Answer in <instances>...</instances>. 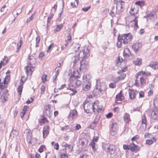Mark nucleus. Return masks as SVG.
Returning a JSON list of instances; mask_svg holds the SVG:
<instances>
[{
    "label": "nucleus",
    "instance_id": "nucleus-1",
    "mask_svg": "<svg viewBox=\"0 0 158 158\" xmlns=\"http://www.w3.org/2000/svg\"><path fill=\"white\" fill-rule=\"evenodd\" d=\"M80 46L79 44H76L74 46L75 52L72 53V60L73 63L75 64L80 58H81L80 69H86L89 65V60L88 58L90 56L89 47H84L81 51L79 49Z\"/></svg>",
    "mask_w": 158,
    "mask_h": 158
},
{
    "label": "nucleus",
    "instance_id": "nucleus-2",
    "mask_svg": "<svg viewBox=\"0 0 158 158\" xmlns=\"http://www.w3.org/2000/svg\"><path fill=\"white\" fill-rule=\"evenodd\" d=\"M132 38V35L130 33L123 34L121 36L119 35L117 43V47L118 48H121L122 43L124 44H127Z\"/></svg>",
    "mask_w": 158,
    "mask_h": 158
},
{
    "label": "nucleus",
    "instance_id": "nucleus-3",
    "mask_svg": "<svg viewBox=\"0 0 158 158\" xmlns=\"http://www.w3.org/2000/svg\"><path fill=\"white\" fill-rule=\"evenodd\" d=\"M89 75H86L85 77L86 80L85 81L84 80V82L85 83V85H84L83 89L85 91H87L90 89L91 86L90 82L89 81Z\"/></svg>",
    "mask_w": 158,
    "mask_h": 158
},
{
    "label": "nucleus",
    "instance_id": "nucleus-4",
    "mask_svg": "<svg viewBox=\"0 0 158 158\" xmlns=\"http://www.w3.org/2000/svg\"><path fill=\"white\" fill-rule=\"evenodd\" d=\"M83 108L87 114L93 112L92 103H86L83 104Z\"/></svg>",
    "mask_w": 158,
    "mask_h": 158
},
{
    "label": "nucleus",
    "instance_id": "nucleus-5",
    "mask_svg": "<svg viewBox=\"0 0 158 158\" xmlns=\"http://www.w3.org/2000/svg\"><path fill=\"white\" fill-rule=\"evenodd\" d=\"M151 118L154 120L158 119V108H156L150 111Z\"/></svg>",
    "mask_w": 158,
    "mask_h": 158
},
{
    "label": "nucleus",
    "instance_id": "nucleus-6",
    "mask_svg": "<svg viewBox=\"0 0 158 158\" xmlns=\"http://www.w3.org/2000/svg\"><path fill=\"white\" fill-rule=\"evenodd\" d=\"M138 11V10H136L135 11L131 12V11H129V13L131 15L135 16V19H133V21L134 22V26L135 29H137L138 27V21L137 19L138 18V16H135L136 14H137Z\"/></svg>",
    "mask_w": 158,
    "mask_h": 158
},
{
    "label": "nucleus",
    "instance_id": "nucleus-7",
    "mask_svg": "<svg viewBox=\"0 0 158 158\" xmlns=\"http://www.w3.org/2000/svg\"><path fill=\"white\" fill-rule=\"evenodd\" d=\"M51 105L50 104H48L46 106L45 108V111H44V115L49 118L51 117L52 114V112L51 110Z\"/></svg>",
    "mask_w": 158,
    "mask_h": 158
},
{
    "label": "nucleus",
    "instance_id": "nucleus-8",
    "mask_svg": "<svg viewBox=\"0 0 158 158\" xmlns=\"http://www.w3.org/2000/svg\"><path fill=\"white\" fill-rule=\"evenodd\" d=\"M26 73L27 76L29 75H31L33 71L34 70V67L33 66H27L25 67Z\"/></svg>",
    "mask_w": 158,
    "mask_h": 158
},
{
    "label": "nucleus",
    "instance_id": "nucleus-9",
    "mask_svg": "<svg viewBox=\"0 0 158 158\" xmlns=\"http://www.w3.org/2000/svg\"><path fill=\"white\" fill-rule=\"evenodd\" d=\"M118 130V126L117 124L116 123H112L111 129H110V132L111 135L113 136H114L117 133Z\"/></svg>",
    "mask_w": 158,
    "mask_h": 158
},
{
    "label": "nucleus",
    "instance_id": "nucleus-10",
    "mask_svg": "<svg viewBox=\"0 0 158 158\" xmlns=\"http://www.w3.org/2000/svg\"><path fill=\"white\" fill-rule=\"evenodd\" d=\"M77 110L74 109L71 110L70 111V113L69 116V118L72 120L74 118L77 117Z\"/></svg>",
    "mask_w": 158,
    "mask_h": 158
},
{
    "label": "nucleus",
    "instance_id": "nucleus-11",
    "mask_svg": "<svg viewBox=\"0 0 158 158\" xmlns=\"http://www.w3.org/2000/svg\"><path fill=\"white\" fill-rule=\"evenodd\" d=\"M142 46L141 44L140 43H136L132 46V49L135 52L137 53L140 49Z\"/></svg>",
    "mask_w": 158,
    "mask_h": 158
},
{
    "label": "nucleus",
    "instance_id": "nucleus-12",
    "mask_svg": "<svg viewBox=\"0 0 158 158\" xmlns=\"http://www.w3.org/2000/svg\"><path fill=\"white\" fill-rule=\"evenodd\" d=\"M129 147L130 149L133 152H136L139 150V147L133 143L130 144L129 145Z\"/></svg>",
    "mask_w": 158,
    "mask_h": 158
},
{
    "label": "nucleus",
    "instance_id": "nucleus-13",
    "mask_svg": "<svg viewBox=\"0 0 158 158\" xmlns=\"http://www.w3.org/2000/svg\"><path fill=\"white\" fill-rule=\"evenodd\" d=\"M49 127L48 126H45L43 129V137L45 138L49 133Z\"/></svg>",
    "mask_w": 158,
    "mask_h": 158
},
{
    "label": "nucleus",
    "instance_id": "nucleus-14",
    "mask_svg": "<svg viewBox=\"0 0 158 158\" xmlns=\"http://www.w3.org/2000/svg\"><path fill=\"white\" fill-rule=\"evenodd\" d=\"M150 75V73H146V74L145 75H142L140 77V81L141 84H142L145 83L146 75Z\"/></svg>",
    "mask_w": 158,
    "mask_h": 158
},
{
    "label": "nucleus",
    "instance_id": "nucleus-15",
    "mask_svg": "<svg viewBox=\"0 0 158 158\" xmlns=\"http://www.w3.org/2000/svg\"><path fill=\"white\" fill-rule=\"evenodd\" d=\"M138 93L137 91H135V92L133 90H131L130 89H129L128 93L129 97L131 99H132L135 98V93Z\"/></svg>",
    "mask_w": 158,
    "mask_h": 158
},
{
    "label": "nucleus",
    "instance_id": "nucleus-16",
    "mask_svg": "<svg viewBox=\"0 0 158 158\" xmlns=\"http://www.w3.org/2000/svg\"><path fill=\"white\" fill-rule=\"evenodd\" d=\"M28 64L30 65L35 64V58L33 56H30L28 57Z\"/></svg>",
    "mask_w": 158,
    "mask_h": 158
},
{
    "label": "nucleus",
    "instance_id": "nucleus-17",
    "mask_svg": "<svg viewBox=\"0 0 158 158\" xmlns=\"http://www.w3.org/2000/svg\"><path fill=\"white\" fill-rule=\"evenodd\" d=\"M79 142L83 146H86L87 144L88 140L85 138L83 137L80 139Z\"/></svg>",
    "mask_w": 158,
    "mask_h": 158
},
{
    "label": "nucleus",
    "instance_id": "nucleus-18",
    "mask_svg": "<svg viewBox=\"0 0 158 158\" xmlns=\"http://www.w3.org/2000/svg\"><path fill=\"white\" fill-rule=\"evenodd\" d=\"M149 66L154 69H158V62L156 61L151 62Z\"/></svg>",
    "mask_w": 158,
    "mask_h": 158
},
{
    "label": "nucleus",
    "instance_id": "nucleus-19",
    "mask_svg": "<svg viewBox=\"0 0 158 158\" xmlns=\"http://www.w3.org/2000/svg\"><path fill=\"white\" fill-rule=\"evenodd\" d=\"M124 119L125 123H128L130 120V115L127 113H125L124 115Z\"/></svg>",
    "mask_w": 158,
    "mask_h": 158
},
{
    "label": "nucleus",
    "instance_id": "nucleus-20",
    "mask_svg": "<svg viewBox=\"0 0 158 158\" xmlns=\"http://www.w3.org/2000/svg\"><path fill=\"white\" fill-rule=\"evenodd\" d=\"M146 122L147 120L146 117L145 115L144 114L143 116H142V125L143 126V127H144L145 128H146L147 126Z\"/></svg>",
    "mask_w": 158,
    "mask_h": 158
},
{
    "label": "nucleus",
    "instance_id": "nucleus-21",
    "mask_svg": "<svg viewBox=\"0 0 158 158\" xmlns=\"http://www.w3.org/2000/svg\"><path fill=\"white\" fill-rule=\"evenodd\" d=\"M100 92L102 94H103L106 90V86L104 84L102 85L101 86L100 88L99 89Z\"/></svg>",
    "mask_w": 158,
    "mask_h": 158
},
{
    "label": "nucleus",
    "instance_id": "nucleus-22",
    "mask_svg": "<svg viewBox=\"0 0 158 158\" xmlns=\"http://www.w3.org/2000/svg\"><path fill=\"white\" fill-rule=\"evenodd\" d=\"M99 104L98 103H96L94 102L92 103V109L93 112H95V110H97L98 109V108L99 107Z\"/></svg>",
    "mask_w": 158,
    "mask_h": 158
},
{
    "label": "nucleus",
    "instance_id": "nucleus-23",
    "mask_svg": "<svg viewBox=\"0 0 158 158\" xmlns=\"http://www.w3.org/2000/svg\"><path fill=\"white\" fill-rule=\"evenodd\" d=\"M123 97L121 91L117 94L116 96V100L117 101H121L122 100V98Z\"/></svg>",
    "mask_w": 158,
    "mask_h": 158
},
{
    "label": "nucleus",
    "instance_id": "nucleus-24",
    "mask_svg": "<svg viewBox=\"0 0 158 158\" xmlns=\"http://www.w3.org/2000/svg\"><path fill=\"white\" fill-rule=\"evenodd\" d=\"M126 77V74L123 73L121 74L120 76L117 77L116 79V82H117L119 80H123Z\"/></svg>",
    "mask_w": 158,
    "mask_h": 158
},
{
    "label": "nucleus",
    "instance_id": "nucleus-25",
    "mask_svg": "<svg viewBox=\"0 0 158 158\" xmlns=\"http://www.w3.org/2000/svg\"><path fill=\"white\" fill-rule=\"evenodd\" d=\"M133 63L136 65L139 66L140 65L142 64V60L141 59L138 58L137 59L136 61H134Z\"/></svg>",
    "mask_w": 158,
    "mask_h": 158
},
{
    "label": "nucleus",
    "instance_id": "nucleus-26",
    "mask_svg": "<svg viewBox=\"0 0 158 158\" xmlns=\"http://www.w3.org/2000/svg\"><path fill=\"white\" fill-rule=\"evenodd\" d=\"M110 145L109 144H105L104 146H103V149H104L105 150L106 152H110V150H109V149Z\"/></svg>",
    "mask_w": 158,
    "mask_h": 158
},
{
    "label": "nucleus",
    "instance_id": "nucleus-27",
    "mask_svg": "<svg viewBox=\"0 0 158 158\" xmlns=\"http://www.w3.org/2000/svg\"><path fill=\"white\" fill-rule=\"evenodd\" d=\"M20 85H19L18 88V93L19 94V97H20L21 95V93L22 92L23 86L22 85H21V83H20Z\"/></svg>",
    "mask_w": 158,
    "mask_h": 158
},
{
    "label": "nucleus",
    "instance_id": "nucleus-28",
    "mask_svg": "<svg viewBox=\"0 0 158 158\" xmlns=\"http://www.w3.org/2000/svg\"><path fill=\"white\" fill-rule=\"evenodd\" d=\"M97 123V121H94L91 124H90L89 126V127L92 129H94V128L96 127Z\"/></svg>",
    "mask_w": 158,
    "mask_h": 158
},
{
    "label": "nucleus",
    "instance_id": "nucleus-29",
    "mask_svg": "<svg viewBox=\"0 0 158 158\" xmlns=\"http://www.w3.org/2000/svg\"><path fill=\"white\" fill-rule=\"evenodd\" d=\"M1 79H0V89H5L7 87V84H1Z\"/></svg>",
    "mask_w": 158,
    "mask_h": 158
},
{
    "label": "nucleus",
    "instance_id": "nucleus-30",
    "mask_svg": "<svg viewBox=\"0 0 158 158\" xmlns=\"http://www.w3.org/2000/svg\"><path fill=\"white\" fill-rule=\"evenodd\" d=\"M16 11L17 12L16 13V14L17 15H16V17H15V16H14L15 18L14 19V20H13V21H12V22H14L15 21V19H16V18L17 17L18 15H19V14H20L21 12H22V9L19 8V9H18L17 10H16Z\"/></svg>",
    "mask_w": 158,
    "mask_h": 158
},
{
    "label": "nucleus",
    "instance_id": "nucleus-31",
    "mask_svg": "<svg viewBox=\"0 0 158 158\" xmlns=\"http://www.w3.org/2000/svg\"><path fill=\"white\" fill-rule=\"evenodd\" d=\"M146 74V73L145 72H143V71H140L137 73L135 76V77L137 78L138 76H142V75H145Z\"/></svg>",
    "mask_w": 158,
    "mask_h": 158
},
{
    "label": "nucleus",
    "instance_id": "nucleus-32",
    "mask_svg": "<svg viewBox=\"0 0 158 158\" xmlns=\"http://www.w3.org/2000/svg\"><path fill=\"white\" fill-rule=\"evenodd\" d=\"M18 134V132L16 130H13L10 133V136H12L13 137H14V135H17Z\"/></svg>",
    "mask_w": 158,
    "mask_h": 158
},
{
    "label": "nucleus",
    "instance_id": "nucleus-33",
    "mask_svg": "<svg viewBox=\"0 0 158 158\" xmlns=\"http://www.w3.org/2000/svg\"><path fill=\"white\" fill-rule=\"evenodd\" d=\"M62 27L63 26L62 25H57L56 29L54 30V31L56 32L59 31L61 30Z\"/></svg>",
    "mask_w": 158,
    "mask_h": 158
},
{
    "label": "nucleus",
    "instance_id": "nucleus-34",
    "mask_svg": "<svg viewBox=\"0 0 158 158\" xmlns=\"http://www.w3.org/2000/svg\"><path fill=\"white\" fill-rule=\"evenodd\" d=\"M119 2H120V5H118V4H117V6H116V9L117 10H118V8L119 7H120V8H121V9L122 8V6H123V5H124V2L122 1H119Z\"/></svg>",
    "mask_w": 158,
    "mask_h": 158
},
{
    "label": "nucleus",
    "instance_id": "nucleus-35",
    "mask_svg": "<svg viewBox=\"0 0 158 158\" xmlns=\"http://www.w3.org/2000/svg\"><path fill=\"white\" fill-rule=\"evenodd\" d=\"M81 81L79 80H76L75 82V87H78L81 85Z\"/></svg>",
    "mask_w": 158,
    "mask_h": 158
},
{
    "label": "nucleus",
    "instance_id": "nucleus-36",
    "mask_svg": "<svg viewBox=\"0 0 158 158\" xmlns=\"http://www.w3.org/2000/svg\"><path fill=\"white\" fill-rule=\"evenodd\" d=\"M45 149V146L44 145H42L40 146V147L39 148L38 150V151L40 152L41 153L43 152L44 150Z\"/></svg>",
    "mask_w": 158,
    "mask_h": 158
},
{
    "label": "nucleus",
    "instance_id": "nucleus-37",
    "mask_svg": "<svg viewBox=\"0 0 158 158\" xmlns=\"http://www.w3.org/2000/svg\"><path fill=\"white\" fill-rule=\"evenodd\" d=\"M123 54L124 58L126 60H127V59L129 58V57L131 56L126 52H124V51L123 52Z\"/></svg>",
    "mask_w": 158,
    "mask_h": 158
},
{
    "label": "nucleus",
    "instance_id": "nucleus-38",
    "mask_svg": "<svg viewBox=\"0 0 158 158\" xmlns=\"http://www.w3.org/2000/svg\"><path fill=\"white\" fill-rule=\"evenodd\" d=\"M155 15L156 14L154 12H151L149 14H148L147 15V16L148 18L151 19L152 18L154 17Z\"/></svg>",
    "mask_w": 158,
    "mask_h": 158
},
{
    "label": "nucleus",
    "instance_id": "nucleus-39",
    "mask_svg": "<svg viewBox=\"0 0 158 158\" xmlns=\"http://www.w3.org/2000/svg\"><path fill=\"white\" fill-rule=\"evenodd\" d=\"M135 4L140 6H142L144 5L143 2L141 1H138L135 2Z\"/></svg>",
    "mask_w": 158,
    "mask_h": 158
},
{
    "label": "nucleus",
    "instance_id": "nucleus-40",
    "mask_svg": "<svg viewBox=\"0 0 158 158\" xmlns=\"http://www.w3.org/2000/svg\"><path fill=\"white\" fill-rule=\"evenodd\" d=\"M110 153V154L111 155V156L112 157H114L116 155V152L115 150H113L112 151H111Z\"/></svg>",
    "mask_w": 158,
    "mask_h": 158
},
{
    "label": "nucleus",
    "instance_id": "nucleus-41",
    "mask_svg": "<svg viewBox=\"0 0 158 158\" xmlns=\"http://www.w3.org/2000/svg\"><path fill=\"white\" fill-rule=\"evenodd\" d=\"M47 76L46 74L43 75L41 77V79L43 82H45L47 81Z\"/></svg>",
    "mask_w": 158,
    "mask_h": 158
},
{
    "label": "nucleus",
    "instance_id": "nucleus-42",
    "mask_svg": "<svg viewBox=\"0 0 158 158\" xmlns=\"http://www.w3.org/2000/svg\"><path fill=\"white\" fill-rule=\"evenodd\" d=\"M154 104L155 107L158 108V98H156L154 100Z\"/></svg>",
    "mask_w": 158,
    "mask_h": 158
},
{
    "label": "nucleus",
    "instance_id": "nucleus-43",
    "mask_svg": "<svg viewBox=\"0 0 158 158\" xmlns=\"http://www.w3.org/2000/svg\"><path fill=\"white\" fill-rule=\"evenodd\" d=\"M95 145H96V143L94 142H92L91 143V145L92 149L94 151H95L96 150V147L95 146Z\"/></svg>",
    "mask_w": 158,
    "mask_h": 158
},
{
    "label": "nucleus",
    "instance_id": "nucleus-44",
    "mask_svg": "<svg viewBox=\"0 0 158 158\" xmlns=\"http://www.w3.org/2000/svg\"><path fill=\"white\" fill-rule=\"evenodd\" d=\"M115 150V146L113 145H110L109 149L110 152H110L111 151H112L113 150Z\"/></svg>",
    "mask_w": 158,
    "mask_h": 158
},
{
    "label": "nucleus",
    "instance_id": "nucleus-45",
    "mask_svg": "<svg viewBox=\"0 0 158 158\" xmlns=\"http://www.w3.org/2000/svg\"><path fill=\"white\" fill-rule=\"evenodd\" d=\"M127 67H126L124 69H122V70H119L118 72V73L119 74H122V73H123V72H125L126 71V70H127Z\"/></svg>",
    "mask_w": 158,
    "mask_h": 158
},
{
    "label": "nucleus",
    "instance_id": "nucleus-46",
    "mask_svg": "<svg viewBox=\"0 0 158 158\" xmlns=\"http://www.w3.org/2000/svg\"><path fill=\"white\" fill-rule=\"evenodd\" d=\"M71 39V34L70 33H69L68 35L67 36V39L65 40V41L66 42H68Z\"/></svg>",
    "mask_w": 158,
    "mask_h": 158
},
{
    "label": "nucleus",
    "instance_id": "nucleus-47",
    "mask_svg": "<svg viewBox=\"0 0 158 158\" xmlns=\"http://www.w3.org/2000/svg\"><path fill=\"white\" fill-rule=\"evenodd\" d=\"M139 138V136L138 135H136L134 136L133 137H132L131 139V140L132 141H136L137 139H138Z\"/></svg>",
    "mask_w": 158,
    "mask_h": 158
},
{
    "label": "nucleus",
    "instance_id": "nucleus-48",
    "mask_svg": "<svg viewBox=\"0 0 158 158\" xmlns=\"http://www.w3.org/2000/svg\"><path fill=\"white\" fill-rule=\"evenodd\" d=\"M80 158H89V156L85 153L83 154L82 155H81Z\"/></svg>",
    "mask_w": 158,
    "mask_h": 158
},
{
    "label": "nucleus",
    "instance_id": "nucleus-49",
    "mask_svg": "<svg viewBox=\"0 0 158 158\" xmlns=\"http://www.w3.org/2000/svg\"><path fill=\"white\" fill-rule=\"evenodd\" d=\"M124 52H126L128 54L130 55H131V56L132 55V54L131 52L130 51L129 48H125L124 50Z\"/></svg>",
    "mask_w": 158,
    "mask_h": 158
},
{
    "label": "nucleus",
    "instance_id": "nucleus-50",
    "mask_svg": "<svg viewBox=\"0 0 158 158\" xmlns=\"http://www.w3.org/2000/svg\"><path fill=\"white\" fill-rule=\"evenodd\" d=\"M69 129V127L68 126H66L64 127H62L61 128V130L62 131H65Z\"/></svg>",
    "mask_w": 158,
    "mask_h": 158
},
{
    "label": "nucleus",
    "instance_id": "nucleus-51",
    "mask_svg": "<svg viewBox=\"0 0 158 158\" xmlns=\"http://www.w3.org/2000/svg\"><path fill=\"white\" fill-rule=\"evenodd\" d=\"M153 143V141L151 139H148L146 141V144H148V145H151Z\"/></svg>",
    "mask_w": 158,
    "mask_h": 158
},
{
    "label": "nucleus",
    "instance_id": "nucleus-52",
    "mask_svg": "<svg viewBox=\"0 0 158 158\" xmlns=\"http://www.w3.org/2000/svg\"><path fill=\"white\" fill-rule=\"evenodd\" d=\"M61 158H68L67 155L66 154H62L60 155Z\"/></svg>",
    "mask_w": 158,
    "mask_h": 158
},
{
    "label": "nucleus",
    "instance_id": "nucleus-53",
    "mask_svg": "<svg viewBox=\"0 0 158 158\" xmlns=\"http://www.w3.org/2000/svg\"><path fill=\"white\" fill-rule=\"evenodd\" d=\"M123 148L125 150L130 149L129 145H124L123 146Z\"/></svg>",
    "mask_w": 158,
    "mask_h": 158
},
{
    "label": "nucleus",
    "instance_id": "nucleus-54",
    "mask_svg": "<svg viewBox=\"0 0 158 158\" xmlns=\"http://www.w3.org/2000/svg\"><path fill=\"white\" fill-rule=\"evenodd\" d=\"M139 97L142 98L143 97L144 95V93L142 91H140L139 93Z\"/></svg>",
    "mask_w": 158,
    "mask_h": 158
},
{
    "label": "nucleus",
    "instance_id": "nucleus-55",
    "mask_svg": "<svg viewBox=\"0 0 158 158\" xmlns=\"http://www.w3.org/2000/svg\"><path fill=\"white\" fill-rule=\"evenodd\" d=\"M113 115V114L112 113H109L106 115V117L108 118H110L112 117Z\"/></svg>",
    "mask_w": 158,
    "mask_h": 158
},
{
    "label": "nucleus",
    "instance_id": "nucleus-56",
    "mask_svg": "<svg viewBox=\"0 0 158 158\" xmlns=\"http://www.w3.org/2000/svg\"><path fill=\"white\" fill-rule=\"evenodd\" d=\"M22 41L21 40H20V45L19 46H18L17 47V50L16 51V52H18L19 51V49H20V47H21V44H22Z\"/></svg>",
    "mask_w": 158,
    "mask_h": 158
},
{
    "label": "nucleus",
    "instance_id": "nucleus-57",
    "mask_svg": "<svg viewBox=\"0 0 158 158\" xmlns=\"http://www.w3.org/2000/svg\"><path fill=\"white\" fill-rule=\"evenodd\" d=\"M115 84L114 83H110L109 84V86L110 87L113 88L115 87Z\"/></svg>",
    "mask_w": 158,
    "mask_h": 158
},
{
    "label": "nucleus",
    "instance_id": "nucleus-58",
    "mask_svg": "<svg viewBox=\"0 0 158 158\" xmlns=\"http://www.w3.org/2000/svg\"><path fill=\"white\" fill-rule=\"evenodd\" d=\"M90 8V6H88L85 8H82V10L84 11H87Z\"/></svg>",
    "mask_w": 158,
    "mask_h": 158
},
{
    "label": "nucleus",
    "instance_id": "nucleus-59",
    "mask_svg": "<svg viewBox=\"0 0 158 158\" xmlns=\"http://www.w3.org/2000/svg\"><path fill=\"white\" fill-rule=\"evenodd\" d=\"M40 41V37L39 36H38L36 39V43L39 44Z\"/></svg>",
    "mask_w": 158,
    "mask_h": 158
},
{
    "label": "nucleus",
    "instance_id": "nucleus-60",
    "mask_svg": "<svg viewBox=\"0 0 158 158\" xmlns=\"http://www.w3.org/2000/svg\"><path fill=\"white\" fill-rule=\"evenodd\" d=\"M54 148L56 150H58L59 148V145L58 143L55 144L54 145Z\"/></svg>",
    "mask_w": 158,
    "mask_h": 158
},
{
    "label": "nucleus",
    "instance_id": "nucleus-61",
    "mask_svg": "<svg viewBox=\"0 0 158 158\" xmlns=\"http://www.w3.org/2000/svg\"><path fill=\"white\" fill-rule=\"evenodd\" d=\"M28 106H24L23 108V111L26 112L27 111V109L28 108Z\"/></svg>",
    "mask_w": 158,
    "mask_h": 158
},
{
    "label": "nucleus",
    "instance_id": "nucleus-62",
    "mask_svg": "<svg viewBox=\"0 0 158 158\" xmlns=\"http://www.w3.org/2000/svg\"><path fill=\"white\" fill-rule=\"evenodd\" d=\"M113 110L114 112H118L119 111V109L118 107H115L113 109Z\"/></svg>",
    "mask_w": 158,
    "mask_h": 158
},
{
    "label": "nucleus",
    "instance_id": "nucleus-63",
    "mask_svg": "<svg viewBox=\"0 0 158 158\" xmlns=\"http://www.w3.org/2000/svg\"><path fill=\"white\" fill-rule=\"evenodd\" d=\"M3 61H4L6 64L8 62V58L7 57L5 56L4 59H3Z\"/></svg>",
    "mask_w": 158,
    "mask_h": 158
},
{
    "label": "nucleus",
    "instance_id": "nucleus-64",
    "mask_svg": "<svg viewBox=\"0 0 158 158\" xmlns=\"http://www.w3.org/2000/svg\"><path fill=\"white\" fill-rule=\"evenodd\" d=\"M54 44H51L48 47V48L47 50V52H48L51 48L53 46Z\"/></svg>",
    "mask_w": 158,
    "mask_h": 158
}]
</instances>
